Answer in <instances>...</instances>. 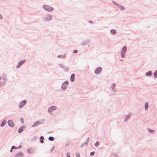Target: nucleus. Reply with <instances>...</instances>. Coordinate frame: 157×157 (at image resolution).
Segmentation results:
<instances>
[{
	"mask_svg": "<svg viewBox=\"0 0 157 157\" xmlns=\"http://www.w3.org/2000/svg\"><path fill=\"white\" fill-rule=\"evenodd\" d=\"M12 149H17V148L14 146H13L12 147Z\"/></svg>",
	"mask_w": 157,
	"mask_h": 157,
	"instance_id": "nucleus-26",
	"label": "nucleus"
},
{
	"mask_svg": "<svg viewBox=\"0 0 157 157\" xmlns=\"http://www.w3.org/2000/svg\"><path fill=\"white\" fill-rule=\"evenodd\" d=\"M99 145V142H97L95 144V146H96V147H97Z\"/></svg>",
	"mask_w": 157,
	"mask_h": 157,
	"instance_id": "nucleus-21",
	"label": "nucleus"
},
{
	"mask_svg": "<svg viewBox=\"0 0 157 157\" xmlns=\"http://www.w3.org/2000/svg\"><path fill=\"white\" fill-rule=\"evenodd\" d=\"M26 101L24 100L21 101L19 105V108H21L26 103Z\"/></svg>",
	"mask_w": 157,
	"mask_h": 157,
	"instance_id": "nucleus-6",
	"label": "nucleus"
},
{
	"mask_svg": "<svg viewBox=\"0 0 157 157\" xmlns=\"http://www.w3.org/2000/svg\"><path fill=\"white\" fill-rule=\"evenodd\" d=\"M43 7L45 10L48 11H50L53 10L52 7L46 5L43 6Z\"/></svg>",
	"mask_w": 157,
	"mask_h": 157,
	"instance_id": "nucleus-1",
	"label": "nucleus"
},
{
	"mask_svg": "<svg viewBox=\"0 0 157 157\" xmlns=\"http://www.w3.org/2000/svg\"><path fill=\"white\" fill-rule=\"evenodd\" d=\"M39 124V122L38 121H36L35 122L33 125L32 127H34L36 126H37Z\"/></svg>",
	"mask_w": 157,
	"mask_h": 157,
	"instance_id": "nucleus-12",
	"label": "nucleus"
},
{
	"mask_svg": "<svg viewBox=\"0 0 157 157\" xmlns=\"http://www.w3.org/2000/svg\"><path fill=\"white\" fill-rule=\"evenodd\" d=\"M66 155L67 157H70V155L68 153H67L66 154Z\"/></svg>",
	"mask_w": 157,
	"mask_h": 157,
	"instance_id": "nucleus-30",
	"label": "nucleus"
},
{
	"mask_svg": "<svg viewBox=\"0 0 157 157\" xmlns=\"http://www.w3.org/2000/svg\"><path fill=\"white\" fill-rule=\"evenodd\" d=\"M25 61V60H21L18 63V64L17 66V68H19L21 65L24 63Z\"/></svg>",
	"mask_w": 157,
	"mask_h": 157,
	"instance_id": "nucleus-5",
	"label": "nucleus"
},
{
	"mask_svg": "<svg viewBox=\"0 0 157 157\" xmlns=\"http://www.w3.org/2000/svg\"><path fill=\"white\" fill-rule=\"evenodd\" d=\"M21 147V146H20L19 147V148H20V147Z\"/></svg>",
	"mask_w": 157,
	"mask_h": 157,
	"instance_id": "nucleus-33",
	"label": "nucleus"
},
{
	"mask_svg": "<svg viewBox=\"0 0 157 157\" xmlns=\"http://www.w3.org/2000/svg\"><path fill=\"white\" fill-rule=\"evenodd\" d=\"M147 75H150L151 74V71H148L146 74Z\"/></svg>",
	"mask_w": 157,
	"mask_h": 157,
	"instance_id": "nucleus-20",
	"label": "nucleus"
},
{
	"mask_svg": "<svg viewBox=\"0 0 157 157\" xmlns=\"http://www.w3.org/2000/svg\"><path fill=\"white\" fill-rule=\"evenodd\" d=\"M148 131L150 132H153L154 131L153 130H151V129H148Z\"/></svg>",
	"mask_w": 157,
	"mask_h": 157,
	"instance_id": "nucleus-24",
	"label": "nucleus"
},
{
	"mask_svg": "<svg viewBox=\"0 0 157 157\" xmlns=\"http://www.w3.org/2000/svg\"><path fill=\"white\" fill-rule=\"evenodd\" d=\"M6 120L4 121H2V123L1 124L0 126L1 127L3 126L6 124Z\"/></svg>",
	"mask_w": 157,
	"mask_h": 157,
	"instance_id": "nucleus-14",
	"label": "nucleus"
},
{
	"mask_svg": "<svg viewBox=\"0 0 157 157\" xmlns=\"http://www.w3.org/2000/svg\"><path fill=\"white\" fill-rule=\"evenodd\" d=\"M126 48L125 46H124L123 48L121 53V56L122 57H124V54L126 52Z\"/></svg>",
	"mask_w": 157,
	"mask_h": 157,
	"instance_id": "nucleus-2",
	"label": "nucleus"
},
{
	"mask_svg": "<svg viewBox=\"0 0 157 157\" xmlns=\"http://www.w3.org/2000/svg\"><path fill=\"white\" fill-rule=\"evenodd\" d=\"M25 128V126H23L20 128L18 130V132L20 133Z\"/></svg>",
	"mask_w": 157,
	"mask_h": 157,
	"instance_id": "nucleus-10",
	"label": "nucleus"
},
{
	"mask_svg": "<svg viewBox=\"0 0 157 157\" xmlns=\"http://www.w3.org/2000/svg\"><path fill=\"white\" fill-rule=\"evenodd\" d=\"M94 151H93V152H91L90 153V155L91 156H93V155H94Z\"/></svg>",
	"mask_w": 157,
	"mask_h": 157,
	"instance_id": "nucleus-23",
	"label": "nucleus"
},
{
	"mask_svg": "<svg viewBox=\"0 0 157 157\" xmlns=\"http://www.w3.org/2000/svg\"><path fill=\"white\" fill-rule=\"evenodd\" d=\"M148 107V104L147 103H146L145 104V108L147 109Z\"/></svg>",
	"mask_w": 157,
	"mask_h": 157,
	"instance_id": "nucleus-19",
	"label": "nucleus"
},
{
	"mask_svg": "<svg viewBox=\"0 0 157 157\" xmlns=\"http://www.w3.org/2000/svg\"><path fill=\"white\" fill-rule=\"evenodd\" d=\"M68 84V82H67L66 81L62 85V89L64 90H65L67 87Z\"/></svg>",
	"mask_w": 157,
	"mask_h": 157,
	"instance_id": "nucleus-3",
	"label": "nucleus"
},
{
	"mask_svg": "<svg viewBox=\"0 0 157 157\" xmlns=\"http://www.w3.org/2000/svg\"><path fill=\"white\" fill-rule=\"evenodd\" d=\"M52 19V17L50 15L48 16L47 18V20H50Z\"/></svg>",
	"mask_w": 157,
	"mask_h": 157,
	"instance_id": "nucleus-18",
	"label": "nucleus"
},
{
	"mask_svg": "<svg viewBox=\"0 0 157 157\" xmlns=\"http://www.w3.org/2000/svg\"><path fill=\"white\" fill-rule=\"evenodd\" d=\"M48 140L50 141H53L54 140V138L53 137L50 136L49 137Z\"/></svg>",
	"mask_w": 157,
	"mask_h": 157,
	"instance_id": "nucleus-17",
	"label": "nucleus"
},
{
	"mask_svg": "<svg viewBox=\"0 0 157 157\" xmlns=\"http://www.w3.org/2000/svg\"><path fill=\"white\" fill-rule=\"evenodd\" d=\"M9 125L11 127H13L14 126V124L13 121L10 120L8 121Z\"/></svg>",
	"mask_w": 157,
	"mask_h": 157,
	"instance_id": "nucleus-4",
	"label": "nucleus"
},
{
	"mask_svg": "<svg viewBox=\"0 0 157 157\" xmlns=\"http://www.w3.org/2000/svg\"><path fill=\"white\" fill-rule=\"evenodd\" d=\"M2 18V16L0 14V19Z\"/></svg>",
	"mask_w": 157,
	"mask_h": 157,
	"instance_id": "nucleus-32",
	"label": "nucleus"
},
{
	"mask_svg": "<svg viewBox=\"0 0 157 157\" xmlns=\"http://www.w3.org/2000/svg\"><path fill=\"white\" fill-rule=\"evenodd\" d=\"M101 71V67H98L95 70V73L97 74H98Z\"/></svg>",
	"mask_w": 157,
	"mask_h": 157,
	"instance_id": "nucleus-9",
	"label": "nucleus"
},
{
	"mask_svg": "<svg viewBox=\"0 0 157 157\" xmlns=\"http://www.w3.org/2000/svg\"><path fill=\"white\" fill-rule=\"evenodd\" d=\"M76 157H80V155L78 153L76 154Z\"/></svg>",
	"mask_w": 157,
	"mask_h": 157,
	"instance_id": "nucleus-27",
	"label": "nucleus"
},
{
	"mask_svg": "<svg viewBox=\"0 0 157 157\" xmlns=\"http://www.w3.org/2000/svg\"><path fill=\"white\" fill-rule=\"evenodd\" d=\"M121 10H123L124 9V7L122 6L121 7Z\"/></svg>",
	"mask_w": 157,
	"mask_h": 157,
	"instance_id": "nucleus-28",
	"label": "nucleus"
},
{
	"mask_svg": "<svg viewBox=\"0 0 157 157\" xmlns=\"http://www.w3.org/2000/svg\"><path fill=\"white\" fill-rule=\"evenodd\" d=\"M75 79V75L72 74L71 76L70 80L71 81H73Z\"/></svg>",
	"mask_w": 157,
	"mask_h": 157,
	"instance_id": "nucleus-11",
	"label": "nucleus"
},
{
	"mask_svg": "<svg viewBox=\"0 0 157 157\" xmlns=\"http://www.w3.org/2000/svg\"><path fill=\"white\" fill-rule=\"evenodd\" d=\"M56 109V106H52L49 108L48 110L49 112H52L55 110Z\"/></svg>",
	"mask_w": 157,
	"mask_h": 157,
	"instance_id": "nucleus-8",
	"label": "nucleus"
},
{
	"mask_svg": "<svg viewBox=\"0 0 157 157\" xmlns=\"http://www.w3.org/2000/svg\"><path fill=\"white\" fill-rule=\"evenodd\" d=\"M44 139V137L43 136H41L40 138V141L41 143H43V139Z\"/></svg>",
	"mask_w": 157,
	"mask_h": 157,
	"instance_id": "nucleus-15",
	"label": "nucleus"
},
{
	"mask_svg": "<svg viewBox=\"0 0 157 157\" xmlns=\"http://www.w3.org/2000/svg\"><path fill=\"white\" fill-rule=\"evenodd\" d=\"M110 32L111 33L113 34H115L116 33V31L115 30H114V29H112V30H111V31H110Z\"/></svg>",
	"mask_w": 157,
	"mask_h": 157,
	"instance_id": "nucleus-16",
	"label": "nucleus"
},
{
	"mask_svg": "<svg viewBox=\"0 0 157 157\" xmlns=\"http://www.w3.org/2000/svg\"><path fill=\"white\" fill-rule=\"evenodd\" d=\"M77 50H74L73 51V53H77Z\"/></svg>",
	"mask_w": 157,
	"mask_h": 157,
	"instance_id": "nucleus-29",
	"label": "nucleus"
},
{
	"mask_svg": "<svg viewBox=\"0 0 157 157\" xmlns=\"http://www.w3.org/2000/svg\"><path fill=\"white\" fill-rule=\"evenodd\" d=\"M154 75L155 77H157V71H156L154 73Z\"/></svg>",
	"mask_w": 157,
	"mask_h": 157,
	"instance_id": "nucleus-22",
	"label": "nucleus"
},
{
	"mask_svg": "<svg viewBox=\"0 0 157 157\" xmlns=\"http://www.w3.org/2000/svg\"><path fill=\"white\" fill-rule=\"evenodd\" d=\"M28 152L29 153L31 154L33 152V150L32 149H29L27 150Z\"/></svg>",
	"mask_w": 157,
	"mask_h": 157,
	"instance_id": "nucleus-13",
	"label": "nucleus"
},
{
	"mask_svg": "<svg viewBox=\"0 0 157 157\" xmlns=\"http://www.w3.org/2000/svg\"><path fill=\"white\" fill-rule=\"evenodd\" d=\"M13 149H12V148H11V150H10V152H12V150Z\"/></svg>",
	"mask_w": 157,
	"mask_h": 157,
	"instance_id": "nucleus-31",
	"label": "nucleus"
},
{
	"mask_svg": "<svg viewBox=\"0 0 157 157\" xmlns=\"http://www.w3.org/2000/svg\"><path fill=\"white\" fill-rule=\"evenodd\" d=\"M23 153L21 152H20L16 154L14 157H23Z\"/></svg>",
	"mask_w": 157,
	"mask_h": 157,
	"instance_id": "nucleus-7",
	"label": "nucleus"
},
{
	"mask_svg": "<svg viewBox=\"0 0 157 157\" xmlns=\"http://www.w3.org/2000/svg\"><path fill=\"white\" fill-rule=\"evenodd\" d=\"M20 120L22 123H23L24 122V119L22 118H21Z\"/></svg>",
	"mask_w": 157,
	"mask_h": 157,
	"instance_id": "nucleus-25",
	"label": "nucleus"
}]
</instances>
